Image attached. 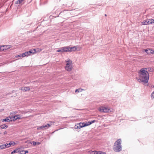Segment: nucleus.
Here are the masks:
<instances>
[{
  "mask_svg": "<svg viewBox=\"0 0 154 154\" xmlns=\"http://www.w3.org/2000/svg\"><path fill=\"white\" fill-rule=\"evenodd\" d=\"M18 117H20V116L19 115V116H18Z\"/></svg>",
  "mask_w": 154,
  "mask_h": 154,
  "instance_id": "nucleus-38",
  "label": "nucleus"
},
{
  "mask_svg": "<svg viewBox=\"0 0 154 154\" xmlns=\"http://www.w3.org/2000/svg\"><path fill=\"white\" fill-rule=\"evenodd\" d=\"M16 143L13 141H11L9 143H6L5 144L6 148H9L11 146H14Z\"/></svg>",
  "mask_w": 154,
  "mask_h": 154,
  "instance_id": "nucleus-7",
  "label": "nucleus"
},
{
  "mask_svg": "<svg viewBox=\"0 0 154 154\" xmlns=\"http://www.w3.org/2000/svg\"><path fill=\"white\" fill-rule=\"evenodd\" d=\"M151 87L152 88H154V85H151Z\"/></svg>",
  "mask_w": 154,
  "mask_h": 154,
  "instance_id": "nucleus-34",
  "label": "nucleus"
},
{
  "mask_svg": "<svg viewBox=\"0 0 154 154\" xmlns=\"http://www.w3.org/2000/svg\"><path fill=\"white\" fill-rule=\"evenodd\" d=\"M85 90L84 89L82 88H79L78 89H77L75 91V92H81Z\"/></svg>",
  "mask_w": 154,
  "mask_h": 154,
  "instance_id": "nucleus-21",
  "label": "nucleus"
},
{
  "mask_svg": "<svg viewBox=\"0 0 154 154\" xmlns=\"http://www.w3.org/2000/svg\"><path fill=\"white\" fill-rule=\"evenodd\" d=\"M11 117H7L6 119H4L2 121L3 122H8L10 121H12V120H11V119H10Z\"/></svg>",
  "mask_w": 154,
  "mask_h": 154,
  "instance_id": "nucleus-13",
  "label": "nucleus"
},
{
  "mask_svg": "<svg viewBox=\"0 0 154 154\" xmlns=\"http://www.w3.org/2000/svg\"><path fill=\"white\" fill-rule=\"evenodd\" d=\"M150 21H151V23H154V19H151Z\"/></svg>",
  "mask_w": 154,
  "mask_h": 154,
  "instance_id": "nucleus-31",
  "label": "nucleus"
},
{
  "mask_svg": "<svg viewBox=\"0 0 154 154\" xmlns=\"http://www.w3.org/2000/svg\"><path fill=\"white\" fill-rule=\"evenodd\" d=\"M17 113V111L12 112L10 113V115H11L13 116V115H15Z\"/></svg>",
  "mask_w": 154,
  "mask_h": 154,
  "instance_id": "nucleus-25",
  "label": "nucleus"
},
{
  "mask_svg": "<svg viewBox=\"0 0 154 154\" xmlns=\"http://www.w3.org/2000/svg\"><path fill=\"white\" fill-rule=\"evenodd\" d=\"M26 113V112H22V113Z\"/></svg>",
  "mask_w": 154,
  "mask_h": 154,
  "instance_id": "nucleus-35",
  "label": "nucleus"
},
{
  "mask_svg": "<svg viewBox=\"0 0 154 154\" xmlns=\"http://www.w3.org/2000/svg\"><path fill=\"white\" fill-rule=\"evenodd\" d=\"M63 49L64 52H72L75 51L76 50V48L75 46L70 47L67 46L63 47Z\"/></svg>",
  "mask_w": 154,
  "mask_h": 154,
  "instance_id": "nucleus-3",
  "label": "nucleus"
},
{
  "mask_svg": "<svg viewBox=\"0 0 154 154\" xmlns=\"http://www.w3.org/2000/svg\"><path fill=\"white\" fill-rule=\"evenodd\" d=\"M21 90L22 91H24L26 92L29 91L30 90V88L29 87H23L21 88Z\"/></svg>",
  "mask_w": 154,
  "mask_h": 154,
  "instance_id": "nucleus-11",
  "label": "nucleus"
},
{
  "mask_svg": "<svg viewBox=\"0 0 154 154\" xmlns=\"http://www.w3.org/2000/svg\"><path fill=\"white\" fill-rule=\"evenodd\" d=\"M82 128V126H80L79 125L77 124V125H75V129H79L81 128Z\"/></svg>",
  "mask_w": 154,
  "mask_h": 154,
  "instance_id": "nucleus-22",
  "label": "nucleus"
},
{
  "mask_svg": "<svg viewBox=\"0 0 154 154\" xmlns=\"http://www.w3.org/2000/svg\"><path fill=\"white\" fill-rule=\"evenodd\" d=\"M0 127L1 128L4 129V128H8V126L4 124V125H2Z\"/></svg>",
  "mask_w": 154,
  "mask_h": 154,
  "instance_id": "nucleus-19",
  "label": "nucleus"
},
{
  "mask_svg": "<svg viewBox=\"0 0 154 154\" xmlns=\"http://www.w3.org/2000/svg\"><path fill=\"white\" fill-rule=\"evenodd\" d=\"M38 142L36 143V142H35V141H33L32 143H31L33 145L35 146L36 144H38Z\"/></svg>",
  "mask_w": 154,
  "mask_h": 154,
  "instance_id": "nucleus-26",
  "label": "nucleus"
},
{
  "mask_svg": "<svg viewBox=\"0 0 154 154\" xmlns=\"http://www.w3.org/2000/svg\"><path fill=\"white\" fill-rule=\"evenodd\" d=\"M19 115H17L11 117L10 118V119H11V120H12V121H14L16 120L17 119H21V117H18V116H19Z\"/></svg>",
  "mask_w": 154,
  "mask_h": 154,
  "instance_id": "nucleus-8",
  "label": "nucleus"
},
{
  "mask_svg": "<svg viewBox=\"0 0 154 154\" xmlns=\"http://www.w3.org/2000/svg\"><path fill=\"white\" fill-rule=\"evenodd\" d=\"M7 132L6 131H5L4 132V134H7Z\"/></svg>",
  "mask_w": 154,
  "mask_h": 154,
  "instance_id": "nucleus-32",
  "label": "nucleus"
},
{
  "mask_svg": "<svg viewBox=\"0 0 154 154\" xmlns=\"http://www.w3.org/2000/svg\"><path fill=\"white\" fill-rule=\"evenodd\" d=\"M139 78L137 79L139 82H143L144 83H147L148 82L149 79V74L148 72L145 71L144 68L140 69L138 72Z\"/></svg>",
  "mask_w": 154,
  "mask_h": 154,
  "instance_id": "nucleus-1",
  "label": "nucleus"
},
{
  "mask_svg": "<svg viewBox=\"0 0 154 154\" xmlns=\"http://www.w3.org/2000/svg\"><path fill=\"white\" fill-rule=\"evenodd\" d=\"M145 51L147 54H149L150 53L153 54L154 53V51H153L150 49L148 50L146 49V50Z\"/></svg>",
  "mask_w": 154,
  "mask_h": 154,
  "instance_id": "nucleus-18",
  "label": "nucleus"
},
{
  "mask_svg": "<svg viewBox=\"0 0 154 154\" xmlns=\"http://www.w3.org/2000/svg\"><path fill=\"white\" fill-rule=\"evenodd\" d=\"M98 110L101 112L109 113L111 112V109L102 106L99 108Z\"/></svg>",
  "mask_w": 154,
  "mask_h": 154,
  "instance_id": "nucleus-5",
  "label": "nucleus"
},
{
  "mask_svg": "<svg viewBox=\"0 0 154 154\" xmlns=\"http://www.w3.org/2000/svg\"><path fill=\"white\" fill-rule=\"evenodd\" d=\"M78 124V125H79L80 126H82V128L87 126V123H79Z\"/></svg>",
  "mask_w": 154,
  "mask_h": 154,
  "instance_id": "nucleus-16",
  "label": "nucleus"
},
{
  "mask_svg": "<svg viewBox=\"0 0 154 154\" xmlns=\"http://www.w3.org/2000/svg\"><path fill=\"white\" fill-rule=\"evenodd\" d=\"M23 0H18L17 4H20L22 1Z\"/></svg>",
  "mask_w": 154,
  "mask_h": 154,
  "instance_id": "nucleus-27",
  "label": "nucleus"
},
{
  "mask_svg": "<svg viewBox=\"0 0 154 154\" xmlns=\"http://www.w3.org/2000/svg\"><path fill=\"white\" fill-rule=\"evenodd\" d=\"M17 57H22V54H20L17 56Z\"/></svg>",
  "mask_w": 154,
  "mask_h": 154,
  "instance_id": "nucleus-30",
  "label": "nucleus"
},
{
  "mask_svg": "<svg viewBox=\"0 0 154 154\" xmlns=\"http://www.w3.org/2000/svg\"><path fill=\"white\" fill-rule=\"evenodd\" d=\"M22 152H24V154H26V153H28V151L27 150L26 151H22Z\"/></svg>",
  "mask_w": 154,
  "mask_h": 154,
  "instance_id": "nucleus-29",
  "label": "nucleus"
},
{
  "mask_svg": "<svg viewBox=\"0 0 154 154\" xmlns=\"http://www.w3.org/2000/svg\"><path fill=\"white\" fill-rule=\"evenodd\" d=\"M66 64L65 66V69L68 71H70L72 69V61L71 60H69L66 61Z\"/></svg>",
  "mask_w": 154,
  "mask_h": 154,
  "instance_id": "nucleus-4",
  "label": "nucleus"
},
{
  "mask_svg": "<svg viewBox=\"0 0 154 154\" xmlns=\"http://www.w3.org/2000/svg\"><path fill=\"white\" fill-rule=\"evenodd\" d=\"M0 50L1 51H3V50H4V49H2L1 48H0Z\"/></svg>",
  "mask_w": 154,
  "mask_h": 154,
  "instance_id": "nucleus-33",
  "label": "nucleus"
},
{
  "mask_svg": "<svg viewBox=\"0 0 154 154\" xmlns=\"http://www.w3.org/2000/svg\"><path fill=\"white\" fill-rule=\"evenodd\" d=\"M29 51V55H30V54L32 53L34 54L36 52V50L35 49H32L30 51Z\"/></svg>",
  "mask_w": 154,
  "mask_h": 154,
  "instance_id": "nucleus-14",
  "label": "nucleus"
},
{
  "mask_svg": "<svg viewBox=\"0 0 154 154\" xmlns=\"http://www.w3.org/2000/svg\"><path fill=\"white\" fill-rule=\"evenodd\" d=\"M18 117H20V116L19 115V116H18Z\"/></svg>",
  "mask_w": 154,
  "mask_h": 154,
  "instance_id": "nucleus-37",
  "label": "nucleus"
},
{
  "mask_svg": "<svg viewBox=\"0 0 154 154\" xmlns=\"http://www.w3.org/2000/svg\"><path fill=\"white\" fill-rule=\"evenodd\" d=\"M57 52H64L63 47H62L59 48L58 50H57Z\"/></svg>",
  "mask_w": 154,
  "mask_h": 154,
  "instance_id": "nucleus-20",
  "label": "nucleus"
},
{
  "mask_svg": "<svg viewBox=\"0 0 154 154\" xmlns=\"http://www.w3.org/2000/svg\"><path fill=\"white\" fill-rule=\"evenodd\" d=\"M20 148H19L17 149L16 150H14L13 151L11 152V154H14L18 152H20L21 151H20Z\"/></svg>",
  "mask_w": 154,
  "mask_h": 154,
  "instance_id": "nucleus-15",
  "label": "nucleus"
},
{
  "mask_svg": "<svg viewBox=\"0 0 154 154\" xmlns=\"http://www.w3.org/2000/svg\"><path fill=\"white\" fill-rule=\"evenodd\" d=\"M104 152L97 151H91L90 152V154H104Z\"/></svg>",
  "mask_w": 154,
  "mask_h": 154,
  "instance_id": "nucleus-9",
  "label": "nucleus"
},
{
  "mask_svg": "<svg viewBox=\"0 0 154 154\" xmlns=\"http://www.w3.org/2000/svg\"><path fill=\"white\" fill-rule=\"evenodd\" d=\"M144 69H145V71H146L148 72H152L153 71L152 69L150 67H148L145 68H144Z\"/></svg>",
  "mask_w": 154,
  "mask_h": 154,
  "instance_id": "nucleus-12",
  "label": "nucleus"
},
{
  "mask_svg": "<svg viewBox=\"0 0 154 154\" xmlns=\"http://www.w3.org/2000/svg\"><path fill=\"white\" fill-rule=\"evenodd\" d=\"M21 154H24V152H23V153H21Z\"/></svg>",
  "mask_w": 154,
  "mask_h": 154,
  "instance_id": "nucleus-39",
  "label": "nucleus"
},
{
  "mask_svg": "<svg viewBox=\"0 0 154 154\" xmlns=\"http://www.w3.org/2000/svg\"><path fill=\"white\" fill-rule=\"evenodd\" d=\"M29 55V51L26 52L25 53L22 54V57H24L26 56H28Z\"/></svg>",
  "mask_w": 154,
  "mask_h": 154,
  "instance_id": "nucleus-17",
  "label": "nucleus"
},
{
  "mask_svg": "<svg viewBox=\"0 0 154 154\" xmlns=\"http://www.w3.org/2000/svg\"><path fill=\"white\" fill-rule=\"evenodd\" d=\"M95 122V120H94L93 121H92L90 122H87V126L90 125L91 124L94 122Z\"/></svg>",
  "mask_w": 154,
  "mask_h": 154,
  "instance_id": "nucleus-23",
  "label": "nucleus"
},
{
  "mask_svg": "<svg viewBox=\"0 0 154 154\" xmlns=\"http://www.w3.org/2000/svg\"><path fill=\"white\" fill-rule=\"evenodd\" d=\"M121 142V139H119L114 143L113 149L115 152H119L122 150Z\"/></svg>",
  "mask_w": 154,
  "mask_h": 154,
  "instance_id": "nucleus-2",
  "label": "nucleus"
},
{
  "mask_svg": "<svg viewBox=\"0 0 154 154\" xmlns=\"http://www.w3.org/2000/svg\"><path fill=\"white\" fill-rule=\"evenodd\" d=\"M52 125V122H51L47 124V125H43L40 127H39V130L40 129H42L43 130H46L49 127H51Z\"/></svg>",
  "mask_w": 154,
  "mask_h": 154,
  "instance_id": "nucleus-6",
  "label": "nucleus"
},
{
  "mask_svg": "<svg viewBox=\"0 0 154 154\" xmlns=\"http://www.w3.org/2000/svg\"><path fill=\"white\" fill-rule=\"evenodd\" d=\"M151 96L152 97H153H153H154V91L151 94Z\"/></svg>",
  "mask_w": 154,
  "mask_h": 154,
  "instance_id": "nucleus-28",
  "label": "nucleus"
},
{
  "mask_svg": "<svg viewBox=\"0 0 154 154\" xmlns=\"http://www.w3.org/2000/svg\"><path fill=\"white\" fill-rule=\"evenodd\" d=\"M105 16H106L107 15H106V14H105Z\"/></svg>",
  "mask_w": 154,
  "mask_h": 154,
  "instance_id": "nucleus-36",
  "label": "nucleus"
},
{
  "mask_svg": "<svg viewBox=\"0 0 154 154\" xmlns=\"http://www.w3.org/2000/svg\"><path fill=\"white\" fill-rule=\"evenodd\" d=\"M150 19H149L147 20L143 21V22H142V24L143 25H146L152 24V23H151V21H150Z\"/></svg>",
  "mask_w": 154,
  "mask_h": 154,
  "instance_id": "nucleus-10",
  "label": "nucleus"
},
{
  "mask_svg": "<svg viewBox=\"0 0 154 154\" xmlns=\"http://www.w3.org/2000/svg\"><path fill=\"white\" fill-rule=\"evenodd\" d=\"M1 149H3L6 148L5 144L0 145Z\"/></svg>",
  "mask_w": 154,
  "mask_h": 154,
  "instance_id": "nucleus-24",
  "label": "nucleus"
}]
</instances>
